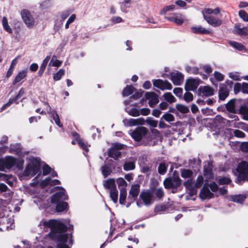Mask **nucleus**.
Returning <instances> with one entry per match:
<instances>
[{"mask_svg":"<svg viewBox=\"0 0 248 248\" xmlns=\"http://www.w3.org/2000/svg\"><path fill=\"white\" fill-rule=\"evenodd\" d=\"M69 222V219L54 220L50 219L48 221L42 219L39 225L41 229L46 231L50 228L52 232L55 233V236L57 237L58 241V248H70L68 244H71L72 240L71 235L63 233L67 229L64 223Z\"/></svg>","mask_w":248,"mask_h":248,"instance_id":"obj_1","label":"nucleus"},{"mask_svg":"<svg viewBox=\"0 0 248 248\" xmlns=\"http://www.w3.org/2000/svg\"><path fill=\"white\" fill-rule=\"evenodd\" d=\"M55 188L60 189V191L57 192L52 196L51 202L57 204L56 211L57 212H62L67 208V203L63 202V201L67 198V196L65 195V190L62 187H56Z\"/></svg>","mask_w":248,"mask_h":248,"instance_id":"obj_2","label":"nucleus"},{"mask_svg":"<svg viewBox=\"0 0 248 248\" xmlns=\"http://www.w3.org/2000/svg\"><path fill=\"white\" fill-rule=\"evenodd\" d=\"M28 163L24 171L25 176H33L37 174L40 169V160L34 157H29L27 158Z\"/></svg>","mask_w":248,"mask_h":248,"instance_id":"obj_3","label":"nucleus"},{"mask_svg":"<svg viewBox=\"0 0 248 248\" xmlns=\"http://www.w3.org/2000/svg\"><path fill=\"white\" fill-rule=\"evenodd\" d=\"M116 181L113 178H109L103 182V186L108 190L109 196L114 203L118 202V191L117 189Z\"/></svg>","mask_w":248,"mask_h":248,"instance_id":"obj_4","label":"nucleus"},{"mask_svg":"<svg viewBox=\"0 0 248 248\" xmlns=\"http://www.w3.org/2000/svg\"><path fill=\"white\" fill-rule=\"evenodd\" d=\"M180 173L181 176L183 178L185 179H187V180L184 183V185L185 186L186 188L187 189H192V192L195 193V191L193 189V179L196 176V173L193 172L190 170L186 169H181Z\"/></svg>","mask_w":248,"mask_h":248,"instance_id":"obj_5","label":"nucleus"},{"mask_svg":"<svg viewBox=\"0 0 248 248\" xmlns=\"http://www.w3.org/2000/svg\"><path fill=\"white\" fill-rule=\"evenodd\" d=\"M20 15L26 26L29 29H31L35 25V20L31 12L26 9L21 11Z\"/></svg>","mask_w":248,"mask_h":248,"instance_id":"obj_6","label":"nucleus"},{"mask_svg":"<svg viewBox=\"0 0 248 248\" xmlns=\"http://www.w3.org/2000/svg\"><path fill=\"white\" fill-rule=\"evenodd\" d=\"M129 134L136 141L140 140L148 133V130L144 127H139L134 130H130Z\"/></svg>","mask_w":248,"mask_h":248,"instance_id":"obj_7","label":"nucleus"},{"mask_svg":"<svg viewBox=\"0 0 248 248\" xmlns=\"http://www.w3.org/2000/svg\"><path fill=\"white\" fill-rule=\"evenodd\" d=\"M5 167L7 169H10L14 166L20 170L23 168L24 161L22 159L17 160L13 157L7 156L5 158Z\"/></svg>","mask_w":248,"mask_h":248,"instance_id":"obj_8","label":"nucleus"},{"mask_svg":"<svg viewBox=\"0 0 248 248\" xmlns=\"http://www.w3.org/2000/svg\"><path fill=\"white\" fill-rule=\"evenodd\" d=\"M239 173L238 178L240 181L248 180V163L244 161L240 163L237 169Z\"/></svg>","mask_w":248,"mask_h":248,"instance_id":"obj_9","label":"nucleus"},{"mask_svg":"<svg viewBox=\"0 0 248 248\" xmlns=\"http://www.w3.org/2000/svg\"><path fill=\"white\" fill-rule=\"evenodd\" d=\"M181 183V180L178 176H174L172 177L166 179L164 181V185L166 188L177 187Z\"/></svg>","mask_w":248,"mask_h":248,"instance_id":"obj_10","label":"nucleus"},{"mask_svg":"<svg viewBox=\"0 0 248 248\" xmlns=\"http://www.w3.org/2000/svg\"><path fill=\"white\" fill-rule=\"evenodd\" d=\"M139 198L146 206L151 205L153 202V193L149 190L142 191Z\"/></svg>","mask_w":248,"mask_h":248,"instance_id":"obj_11","label":"nucleus"},{"mask_svg":"<svg viewBox=\"0 0 248 248\" xmlns=\"http://www.w3.org/2000/svg\"><path fill=\"white\" fill-rule=\"evenodd\" d=\"M153 83L155 87L160 89L161 90H170L172 89L171 84L167 80H162L161 79H154Z\"/></svg>","mask_w":248,"mask_h":248,"instance_id":"obj_12","label":"nucleus"},{"mask_svg":"<svg viewBox=\"0 0 248 248\" xmlns=\"http://www.w3.org/2000/svg\"><path fill=\"white\" fill-rule=\"evenodd\" d=\"M165 18L179 26L181 25L186 20L185 16L179 13H174L172 16L169 17L165 16Z\"/></svg>","mask_w":248,"mask_h":248,"instance_id":"obj_13","label":"nucleus"},{"mask_svg":"<svg viewBox=\"0 0 248 248\" xmlns=\"http://www.w3.org/2000/svg\"><path fill=\"white\" fill-rule=\"evenodd\" d=\"M123 122L125 126H133L137 125H143L144 124V120L143 118L137 119H125Z\"/></svg>","mask_w":248,"mask_h":248,"instance_id":"obj_14","label":"nucleus"},{"mask_svg":"<svg viewBox=\"0 0 248 248\" xmlns=\"http://www.w3.org/2000/svg\"><path fill=\"white\" fill-rule=\"evenodd\" d=\"M145 97L149 100V104L151 107H154L159 102L158 96L155 93L147 92Z\"/></svg>","mask_w":248,"mask_h":248,"instance_id":"obj_15","label":"nucleus"},{"mask_svg":"<svg viewBox=\"0 0 248 248\" xmlns=\"http://www.w3.org/2000/svg\"><path fill=\"white\" fill-rule=\"evenodd\" d=\"M199 84V79L189 78L186 81L185 88L186 90L194 91L197 88Z\"/></svg>","mask_w":248,"mask_h":248,"instance_id":"obj_16","label":"nucleus"},{"mask_svg":"<svg viewBox=\"0 0 248 248\" xmlns=\"http://www.w3.org/2000/svg\"><path fill=\"white\" fill-rule=\"evenodd\" d=\"M171 80L174 85H180L183 82L184 76L178 72L172 73Z\"/></svg>","mask_w":248,"mask_h":248,"instance_id":"obj_17","label":"nucleus"},{"mask_svg":"<svg viewBox=\"0 0 248 248\" xmlns=\"http://www.w3.org/2000/svg\"><path fill=\"white\" fill-rule=\"evenodd\" d=\"M132 3V0H122L118 3L120 11L124 13H128Z\"/></svg>","mask_w":248,"mask_h":248,"instance_id":"obj_18","label":"nucleus"},{"mask_svg":"<svg viewBox=\"0 0 248 248\" xmlns=\"http://www.w3.org/2000/svg\"><path fill=\"white\" fill-rule=\"evenodd\" d=\"M45 105L46 106V110H47L48 113L51 115L54 121H55V124L58 126L60 127H62V125L60 122L59 117L57 113L54 110H51V108L48 104L46 103L45 104Z\"/></svg>","mask_w":248,"mask_h":248,"instance_id":"obj_19","label":"nucleus"},{"mask_svg":"<svg viewBox=\"0 0 248 248\" xmlns=\"http://www.w3.org/2000/svg\"><path fill=\"white\" fill-rule=\"evenodd\" d=\"M204 19L209 24L214 27H218L222 24V21L220 19L213 16H206Z\"/></svg>","mask_w":248,"mask_h":248,"instance_id":"obj_20","label":"nucleus"},{"mask_svg":"<svg viewBox=\"0 0 248 248\" xmlns=\"http://www.w3.org/2000/svg\"><path fill=\"white\" fill-rule=\"evenodd\" d=\"M203 183V177L202 175H199L197 178L196 179L195 182H194L193 189L195 190V192L193 193L192 189H188L189 191L190 194L192 195L196 194L197 192V189L199 187H201Z\"/></svg>","mask_w":248,"mask_h":248,"instance_id":"obj_21","label":"nucleus"},{"mask_svg":"<svg viewBox=\"0 0 248 248\" xmlns=\"http://www.w3.org/2000/svg\"><path fill=\"white\" fill-rule=\"evenodd\" d=\"M24 92H25V91H24V88H22L20 90L18 94L16 96V97L15 98H11L9 99L8 102L2 106V107L1 108V110L6 109L8 107L10 106L12 103H13L14 102H15L17 99H19L21 96H23V95L24 93Z\"/></svg>","mask_w":248,"mask_h":248,"instance_id":"obj_22","label":"nucleus"},{"mask_svg":"<svg viewBox=\"0 0 248 248\" xmlns=\"http://www.w3.org/2000/svg\"><path fill=\"white\" fill-rule=\"evenodd\" d=\"M220 10L219 8H216L215 9L212 8H205L202 12V14L203 16V18H205V16H210L211 14L215 15H218L220 13Z\"/></svg>","mask_w":248,"mask_h":248,"instance_id":"obj_23","label":"nucleus"},{"mask_svg":"<svg viewBox=\"0 0 248 248\" xmlns=\"http://www.w3.org/2000/svg\"><path fill=\"white\" fill-rule=\"evenodd\" d=\"M213 196V194L211 193L209 189L205 186L201 190L200 196L202 200L209 199L211 198Z\"/></svg>","mask_w":248,"mask_h":248,"instance_id":"obj_24","label":"nucleus"},{"mask_svg":"<svg viewBox=\"0 0 248 248\" xmlns=\"http://www.w3.org/2000/svg\"><path fill=\"white\" fill-rule=\"evenodd\" d=\"M199 91L200 93L205 96H211L214 93L213 89L209 86L201 87L199 88Z\"/></svg>","mask_w":248,"mask_h":248,"instance_id":"obj_25","label":"nucleus"},{"mask_svg":"<svg viewBox=\"0 0 248 248\" xmlns=\"http://www.w3.org/2000/svg\"><path fill=\"white\" fill-rule=\"evenodd\" d=\"M136 159L132 158L125 161L124 165V169L125 171L133 170L135 168V162Z\"/></svg>","mask_w":248,"mask_h":248,"instance_id":"obj_26","label":"nucleus"},{"mask_svg":"<svg viewBox=\"0 0 248 248\" xmlns=\"http://www.w3.org/2000/svg\"><path fill=\"white\" fill-rule=\"evenodd\" d=\"M229 91L226 85L221 84L220 85L219 91V97L220 100H224L229 95Z\"/></svg>","mask_w":248,"mask_h":248,"instance_id":"obj_27","label":"nucleus"},{"mask_svg":"<svg viewBox=\"0 0 248 248\" xmlns=\"http://www.w3.org/2000/svg\"><path fill=\"white\" fill-rule=\"evenodd\" d=\"M28 71L27 69L19 71L16 75L13 81V84L16 85L17 83L25 78L27 75Z\"/></svg>","mask_w":248,"mask_h":248,"instance_id":"obj_28","label":"nucleus"},{"mask_svg":"<svg viewBox=\"0 0 248 248\" xmlns=\"http://www.w3.org/2000/svg\"><path fill=\"white\" fill-rule=\"evenodd\" d=\"M191 31L194 33L198 34H209L210 31L201 26H193L191 28Z\"/></svg>","mask_w":248,"mask_h":248,"instance_id":"obj_29","label":"nucleus"},{"mask_svg":"<svg viewBox=\"0 0 248 248\" xmlns=\"http://www.w3.org/2000/svg\"><path fill=\"white\" fill-rule=\"evenodd\" d=\"M233 31L240 35H246L248 34V26L241 27L240 25L235 26Z\"/></svg>","mask_w":248,"mask_h":248,"instance_id":"obj_30","label":"nucleus"},{"mask_svg":"<svg viewBox=\"0 0 248 248\" xmlns=\"http://www.w3.org/2000/svg\"><path fill=\"white\" fill-rule=\"evenodd\" d=\"M140 192V186L138 184L133 185L129 191V196L128 198H135L137 197Z\"/></svg>","mask_w":248,"mask_h":248,"instance_id":"obj_31","label":"nucleus"},{"mask_svg":"<svg viewBox=\"0 0 248 248\" xmlns=\"http://www.w3.org/2000/svg\"><path fill=\"white\" fill-rule=\"evenodd\" d=\"M245 194L236 195L231 196L230 198V201L239 203H242L246 198Z\"/></svg>","mask_w":248,"mask_h":248,"instance_id":"obj_32","label":"nucleus"},{"mask_svg":"<svg viewBox=\"0 0 248 248\" xmlns=\"http://www.w3.org/2000/svg\"><path fill=\"white\" fill-rule=\"evenodd\" d=\"M116 182L117 183L120 191L126 190L127 184L124 178L121 177L118 178L116 180Z\"/></svg>","mask_w":248,"mask_h":248,"instance_id":"obj_33","label":"nucleus"},{"mask_svg":"<svg viewBox=\"0 0 248 248\" xmlns=\"http://www.w3.org/2000/svg\"><path fill=\"white\" fill-rule=\"evenodd\" d=\"M108 155L109 157L113 158L116 160L120 157L121 152L116 149L112 147L109 150Z\"/></svg>","mask_w":248,"mask_h":248,"instance_id":"obj_34","label":"nucleus"},{"mask_svg":"<svg viewBox=\"0 0 248 248\" xmlns=\"http://www.w3.org/2000/svg\"><path fill=\"white\" fill-rule=\"evenodd\" d=\"M125 110L129 115L132 116L137 117L140 115V109L136 108H130L129 107H127L125 108Z\"/></svg>","mask_w":248,"mask_h":248,"instance_id":"obj_35","label":"nucleus"},{"mask_svg":"<svg viewBox=\"0 0 248 248\" xmlns=\"http://www.w3.org/2000/svg\"><path fill=\"white\" fill-rule=\"evenodd\" d=\"M60 181L58 180H51L50 178H46L44 181L42 182V186H44L47 185H56L60 184Z\"/></svg>","mask_w":248,"mask_h":248,"instance_id":"obj_36","label":"nucleus"},{"mask_svg":"<svg viewBox=\"0 0 248 248\" xmlns=\"http://www.w3.org/2000/svg\"><path fill=\"white\" fill-rule=\"evenodd\" d=\"M62 64V62L56 59V57L53 56L48 64V69H49L51 66L59 67Z\"/></svg>","mask_w":248,"mask_h":248,"instance_id":"obj_37","label":"nucleus"},{"mask_svg":"<svg viewBox=\"0 0 248 248\" xmlns=\"http://www.w3.org/2000/svg\"><path fill=\"white\" fill-rule=\"evenodd\" d=\"M2 25L4 30L9 33L13 32V30L10 27L8 24L7 19L6 17L4 16L2 19Z\"/></svg>","mask_w":248,"mask_h":248,"instance_id":"obj_38","label":"nucleus"},{"mask_svg":"<svg viewBox=\"0 0 248 248\" xmlns=\"http://www.w3.org/2000/svg\"><path fill=\"white\" fill-rule=\"evenodd\" d=\"M163 97L164 100L170 104L174 103L176 101L175 98L169 92L165 93H164L163 95Z\"/></svg>","mask_w":248,"mask_h":248,"instance_id":"obj_39","label":"nucleus"},{"mask_svg":"<svg viewBox=\"0 0 248 248\" xmlns=\"http://www.w3.org/2000/svg\"><path fill=\"white\" fill-rule=\"evenodd\" d=\"M135 90V89L131 86L127 85L123 90V95L124 96H127L129 95H131L133 93L134 91Z\"/></svg>","mask_w":248,"mask_h":248,"instance_id":"obj_40","label":"nucleus"},{"mask_svg":"<svg viewBox=\"0 0 248 248\" xmlns=\"http://www.w3.org/2000/svg\"><path fill=\"white\" fill-rule=\"evenodd\" d=\"M240 113L242 115L243 119L248 121V108L242 106L240 108Z\"/></svg>","mask_w":248,"mask_h":248,"instance_id":"obj_41","label":"nucleus"},{"mask_svg":"<svg viewBox=\"0 0 248 248\" xmlns=\"http://www.w3.org/2000/svg\"><path fill=\"white\" fill-rule=\"evenodd\" d=\"M175 6L173 4L167 5L162 8L160 11V14L163 15L166 14L168 12L173 11Z\"/></svg>","mask_w":248,"mask_h":248,"instance_id":"obj_42","label":"nucleus"},{"mask_svg":"<svg viewBox=\"0 0 248 248\" xmlns=\"http://www.w3.org/2000/svg\"><path fill=\"white\" fill-rule=\"evenodd\" d=\"M65 70L63 69H60L56 73L53 75V79L56 81L59 80L64 75Z\"/></svg>","mask_w":248,"mask_h":248,"instance_id":"obj_43","label":"nucleus"},{"mask_svg":"<svg viewBox=\"0 0 248 248\" xmlns=\"http://www.w3.org/2000/svg\"><path fill=\"white\" fill-rule=\"evenodd\" d=\"M176 108L179 112L182 113H186L189 111L188 108L184 105L177 104Z\"/></svg>","mask_w":248,"mask_h":248,"instance_id":"obj_44","label":"nucleus"},{"mask_svg":"<svg viewBox=\"0 0 248 248\" xmlns=\"http://www.w3.org/2000/svg\"><path fill=\"white\" fill-rule=\"evenodd\" d=\"M76 140H77L79 146L81 147L84 150L87 151L88 150L87 145L84 143L83 140L79 138L78 134L75 136Z\"/></svg>","mask_w":248,"mask_h":248,"instance_id":"obj_45","label":"nucleus"},{"mask_svg":"<svg viewBox=\"0 0 248 248\" xmlns=\"http://www.w3.org/2000/svg\"><path fill=\"white\" fill-rule=\"evenodd\" d=\"M63 21H62L61 19H57L55 20L54 25V30L55 32L58 31L62 26L63 24Z\"/></svg>","mask_w":248,"mask_h":248,"instance_id":"obj_46","label":"nucleus"},{"mask_svg":"<svg viewBox=\"0 0 248 248\" xmlns=\"http://www.w3.org/2000/svg\"><path fill=\"white\" fill-rule=\"evenodd\" d=\"M234 100H231L227 104H226V108L227 109L231 112H234L235 110L234 108Z\"/></svg>","mask_w":248,"mask_h":248,"instance_id":"obj_47","label":"nucleus"},{"mask_svg":"<svg viewBox=\"0 0 248 248\" xmlns=\"http://www.w3.org/2000/svg\"><path fill=\"white\" fill-rule=\"evenodd\" d=\"M229 44L233 47L240 51L242 50L244 48V46L242 44L235 41H230Z\"/></svg>","mask_w":248,"mask_h":248,"instance_id":"obj_48","label":"nucleus"},{"mask_svg":"<svg viewBox=\"0 0 248 248\" xmlns=\"http://www.w3.org/2000/svg\"><path fill=\"white\" fill-rule=\"evenodd\" d=\"M119 202L121 204H124L127 196V191L120 190Z\"/></svg>","mask_w":248,"mask_h":248,"instance_id":"obj_49","label":"nucleus"},{"mask_svg":"<svg viewBox=\"0 0 248 248\" xmlns=\"http://www.w3.org/2000/svg\"><path fill=\"white\" fill-rule=\"evenodd\" d=\"M238 16L244 21L248 22V14L244 10H240L238 12Z\"/></svg>","mask_w":248,"mask_h":248,"instance_id":"obj_50","label":"nucleus"},{"mask_svg":"<svg viewBox=\"0 0 248 248\" xmlns=\"http://www.w3.org/2000/svg\"><path fill=\"white\" fill-rule=\"evenodd\" d=\"M102 172L103 176L105 177H106L110 174L111 169L110 167L106 165H104L102 167Z\"/></svg>","mask_w":248,"mask_h":248,"instance_id":"obj_51","label":"nucleus"},{"mask_svg":"<svg viewBox=\"0 0 248 248\" xmlns=\"http://www.w3.org/2000/svg\"><path fill=\"white\" fill-rule=\"evenodd\" d=\"M76 18V15L75 14H72L67 19L65 25V28L68 29L70 24L72 23Z\"/></svg>","mask_w":248,"mask_h":248,"instance_id":"obj_52","label":"nucleus"},{"mask_svg":"<svg viewBox=\"0 0 248 248\" xmlns=\"http://www.w3.org/2000/svg\"><path fill=\"white\" fill-rule=\"evenodd\" d=\"M229 77L232 79L236 81L241 80V77L236 72H231L229 74Z\"/></svg>","mask_w":248,"mask_h":248,"instance_id":"obj_53","label":"nucleus"},{"mask_svg":"<svg viewBox=\"0 0 248 248\" xmlns=\"http://www.w3.org/2000/svg\"><path fill=\"white\" fill-rule=\"evenodd\" d=\"M186 71L190 73L193 74H196L198 73V68L196 66H186Z\"/></svg>","mask_w":248,"mask_h":248,"instance_id":"obj_54","label":"nucleus"},{"mask_svg":"<svg viewBox=\"0 0 248 248\" xmlns=\"http://www.w3.org/2000/svg\"><path fill=\"white\" fill-rule=\"evenodd\" d=\"M71 14L70 10H65L62 12L60 16V18L63 21L66 19Z\"/></svg>","mask_w":248,"mask_h":248,"instance_id":"obj_55","label":"nucleus"},{"mask_svg":"<svg viewBox=\"0 0 248 248\" xmlns=\"http://www.w3.org/2000/svg\"><path fill=\"white\" fill-rule=\"evenodd\" d=\"M162 118H164L166 121L168 122H171L174 120V117L173 115L169 113H166L164 114L162 116Z\"/></svg>","mask_w":248,"mask_h":248,"instance_id":"obj_56","label":"nucleus"},{"mask_svg":"<svg viewBox=\"0 0 248 248\" xmlns=\"http://www.w3.org/2000/svg\"><path fill=\"white\" fill-rule=\"evenodd\" d=\"M153 193L158 199H161L164 196V192L163 189L161 188L155 189Z\"/></svg>","mask_w":248,"mask_h":248,"instance_id":"obj_57","label":"nucleus"},{"mask_svg":"<svg viewBox=\"0 0 248 248\" xmlns=\"http://www.w3.org/2000/svg\"><path fill=\"white\" fill-rule=\"evenodd\" d=\"M146 123L149 125L150 126L153 127H155L157 125V121L153 120V119L151 118H148L146 119Z\"/></svg>","mask_w":248,"mask_h":248,"instance_id":"obj_58","label":"nucleus"},{"mask_svg":"<svg viewBox=\"0 0 248 248\" xmlns=\"http://www.w3.org/2000/svg\"><path fill=\"white\" fill-rule=\"evenodd\" d=\"M167 169V167L165 163H161L158 168V172L161 174H163L166 172Z\"/></svg>","mask_w":248,"mask_h":248,"instance_id":"obj_59","label":"nucleus"},{"mask_svg":"<svg viewBox=\"0 0 248 248\" xmlns=\"http://www.w3.org/2000/svg\"><path fill=\"white\" fill-rule=\"evenodd\" d=\"M184 99L186 101L188 102L191 101L193 99V94L189 92H186L184 96Z\"/></svg>","mask_w":248,"mask_h":248,"instance_id":"obj_60","label":"nucleus"},{"mask_svg":"<svg viewBox=\"0 0 248 248\" xmlns=\"http://www.w3.org/2000/svg\"><path fill=\"white\" fill-rule=\"evenodd\" d=\"M215 78L219 81H222L224 78V76L218 72H215L214 73Z\"/></svg>","mask_w":248,"mask_h":248,"instance_id":"obj_61","label":"nucleus"},{"mask_svg":"<svg viewBox=\"0 0 248 248\" xmlns=\"http://www.w3.org/2000/svg\"><path fill=\"white\" fill-rule=\"evenodd\" d=\"M233 133L234 136L237 138H244L245 137V134L239 130H233Z\"/></svg>","mask_w":248,"mask_h":248,"instance_id":"obj_62","label":"nucleus"},{"mask_svg":"<svg viewBox=\"0 0 248 248\" xmlns=\"http://www.w3.org/2000/svg\"><path fill=\"white\" fill-rule=\"evenodd\" d=\"M43 175H46L48 174V173H50L51 171V168L48 166L47 165H44L43 167Z\"/></svg>","mask_w":248,"mask_h":248,"instance_id":"obj_63","label":"nucleus"},{"mask_svg":"<svg viewBox=\"0 0 248 248\" xmlns=\"http://www.w3.org/2000/svg\"><path fill=\"white\" fill-rule=\"evenodd\" d=\"M240 148L242 151L245 152H248V142H242L240 145Z\"/></svg>","mask_w":248,"mask_h":248,"instance_id":"obj_64","label":"nucleus"}]
</instances>
